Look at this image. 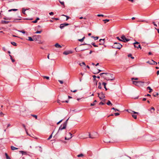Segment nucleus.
<instances>
[{"label": "nucleus", "mask_w": 159, "mask_h": 159, "mask_svg": "<svg viewBox=\"0 0 159 159\" xmlns=\"http://www.w3.org/2000/svg\"><path fill=\"white\" fill-rule=\"evenodd\" d=\"M103 77L107 80H114L115 78L113 74L107 73L106 76H103Z\"/></svg>", "instance_id": "f257e3e1"}, {"label": "nucleus", "mask_w": 159, "mask_h": 159, "mask_svg": "<svg viewBox=\"0 0 159 159\" xmlns=\"http://www.w3.org/2000/svg\"><path fill=\"white\" fill-rule=\"evenodd\" d=\"M113 48L120 49L122 47V45L119 43L115 42L112 46Z\"/></svg>", "instance_id": "f03ea898"}, {"label": "nucleus", "mask_w": 159, "mask_h": 159, "mask_svg": "<svg viewBox=\"0 0 159 159\" xmlns=\"http://www.w3.org/2000/svg\"><path fill=\"white\" fill-rule=\"evenodd\" d=\"M132 82L133 84L139 87L143 86L144 84L142 81H133Z\"/></svg>", "instance_id": "7ed1b4c3"}, {"label": "nucleus", "mask_w": 159, "mask_h": 159, "mask_svg": "<svg viewBox=\"0 0 159 159\" xmlns=\"http://www.w3.org/2000/svg\"><path fill=\"white\" fill-rule=\"evenodd\" d=\"M66 125L64 124H63L62 125H61L60 127H59L58 130L56 134H57L58 133L60 132V131H61L63 129H65L66 128Z\"/></svg>", "instance_id": "20e7f679"}, {"label": "nucleus", "mask_w": 159, "mask_h": 159, "mask_svg": "<svg viewBox=\"0 0 159 159\" xmlns=\"http://www.w3.org/2000/svg\"><path fill=\"white\" fill-rule=\"evenodd\" d=\"M121 38L122 39V41L124 42H127L129 41V39H127L125 38V36L124 35H122L121 37Z\"/></svg>", "instance_id": "39448f33"}, {"label": "nucleus", "mask_w": 159, "mask_h": 159, "mask_svg": "<svg viewBox=\"0 0 159 159\" xmlns=\"http://www.w3.org/2000/svg\"><path fill=\"white\" fill-rule=\"evenodd\" d=\"M98 96L100 99H102L105 97L104 94L102 93H101L100 94L98 93Z\"/></svg>", "instance_id": "423d86ee"}, {"label": "nucleus", "mask_w": 159, "mask_h": 159, "mask_svg": "<svg viewBox=\"0 0 159 159\" xmlns=\"http://www.w3.org/2000/svg\"><path fill=\"white\" fill-rule=\"evenodd\" d=\"M95 134H96V135H94L93 134L91 135L90 134H89V137L91 139H93L96 138L97 136V133L95 132Z\"/></svg>", "instance_id": "0eeeda50"}, {"label": "nucleus", "mask_w": 159, "mask_h": 159, "mask_svg": "<svg viewBox=\"0 0 159 159\" xmlns=\"http://www.w3.org/2000/svg\"><path fill=\"white\" fill-rule=\"evenodd\" d=\"M69 25V24L67 23L61 24L60 25V27L61 29H62L65 26L68 25Z\"/></svg>", "instance_id": "6e6552de"}, {"label": "nucleus", "mask_w": 159, "mask_h": 159, "mask_svg": "<svg viewBox=\"0 0 159 159\" xmlns=\"http://www.w3.org/2000/svg\"><path fill=\"white\" fill-rule=\"evenodd\" d=\"M72 53V52L71 51H64L63 52V54L65 55H67L69 54H71Z\"/></svg>", "instance_id": "1a4fd4ad"}, {"label": "nucleus", "mask_w": 159, "mask_h": 159, "mask_svg": "<svg viewBox=\"0 0 159 159\" xmlns=\"http://www.w3.org/2000/svg\"><path fill=\"white\" fill-rule=\"evenodd\" d=\"M157 64V63L155 61H154L152 60H151V61H150V64L151 65H154V64Z\"/></svg>", "instance_id": "9d476101"}, {"label": "nucleus", "mask_w": 159, "mask_h": 159, "mask_svg": "<svg viewBox=\"0 0 159 159\" xmlns=\"http://www.w3.org/2000/svg\"><path fill=\"white\" fill-rule=\"evenodd\" d=\"M105 40V39H100L99 40V41L101 43H99V44L100 45L103 44L104 43Z\"/></svg>", "instance_id": "9b49d317"}, {"label": "nucleus", "mask_w": 159, "mask_h": 159, "mask_svg": "<svg viewBox=\"0 0 159 159\" xmlns=\"http://www.w3.org/2000/svg\"><path fill=\"white\" fill-rule=\"evenodd\" d=\"M55 46L56 48H61V46L60 45V44H59L58 43H56L55 45Z\"/></svg>", "instance_id": "f8f14e48"}, {"label": "nucleus", "mask_w": 159, "mask_h": 159, "mask_svg": "<svg viewBox=\"0 0 159 159\" xmlns=\"http://www.w3.org/2000/svg\"><path fill=\"white\" fill-rule=\"evenodd\" d=\"M10 22L9 21L2 20L1 23L2 24H7Z\"/></svg>", "instance_id": "ddd939ff"}, {"label": "nucleus", "mask_w": 159, "mask_h": 159, "mask_svg": "<svg viewBox=\"0 0 159 159\" xmlns=\"http://www.w3.org/2000/svg\"><path fill=\"white\" fill-rule=\"evenodd\" d=\"M69 134L70 136H71L70 137V138H67V137H65V140H69L70 139H71L72 138V136H71L72 135V134H71V133H70V132H69Z\"/></svg>", "instance_id": "4468645a"}, {"label": "nucleus", "mask_w": 159, "mask_h": 159, "mask_svg": "<svg viewBox=\"0 0 159 159\" xmlns=\"http://www.w3.org/2000/svg\"><path fill=\"white\" fill-rule=\"evenodd\" d=\"M19 152L21 153L22 155H26L27 152H26L21 151H20Z\"/></svg>", "instance_id": "2eb2a0df"}, {"label": "nucleus", "mask_w": 159, "mask_h": 159, "mask_svg": "<svg viewBox=\"0 0 159 159\" xmlns=\"http://www.w3.org/2000/svg\"><path fill=\"white\" fill-rule=\"evenodd\" d=\"M96 102L97 101L96 100H95L93 103H91L90 106H94L95 105Z\"/></svg>", "instance_id": "dca6fc26"}, {"label": "nucleus", "mask_w": 159, "mask_h": 159, "mask_svg": "<svg viewBox=\"0 0 159 159\" xmlns=\"http://www.w3.org/2000/svg\"><path fill=\"white\" fill-rule=\"evenodd\" d=\"M11 149L12 150H15L17 149L18 148H16L13 146H11Z\"/></svg>", "instance_id": "f3484780"}, {"label": "nucleus", "mask_w": 159, "mask_h": 159, "mask_svg": "<svg viewBox=\"0 0 159 159\" xmlns=\"http://www.w3.org/2000/svg\"><path fill=\"white\" fill-rule=\"evenodd\" d=\"M26 10H27V9H25L24 8H23L22 9V13L25 15L26 14L25 11Z\"/></svg>", "instance_id": "a211bd4d"}, {"label": "nucleus", "mask_w": 159, "mask_h": 159, "mask_svg": "<svg viewBox=\"0 0 159 159\" xmlns=\"http://www.w3.org/2000/svg\"><path fill=\"white\" fill-rule=\"evenodd\" d=\"M102 85L104 86V88L106 90H107V89L106 87V83L105 82H103L102 84Z\"/></svg>", "instance_id": "6ab92c4d"}, {"label": "nucleus", "mask_w": 159, "mask_h": 159, "mask_svg": "<svg viewBox=\"0 0 159 159\" xmlns=\"http://www.w3.org/2000/svg\"><path fill=\"white\" fill-rule=\"evenodd\" d=\"M5 154L6 157V158L7 159H11V158L8 156L7 154V153H5Z\"/></svg>", "instance_id": "aec40b11"}, {"label": "nucleus", "mask_w": 159, "mask_h": 159, "mask_svg": "<svg viewBox=\"0 0 159 159\" xmlns=\"http://www.w3.org/2000/svg\"><path fill=\"white\" fill-rule=\"evenodd\" d=\"M58 1L61 5H63L64 7H65L64 2L61 1L60 0H58Z\"/></svg>", "instance_id": "412c9836"}, {"label": "nucleus", "mask_w": 159, "mask_h": 159, "mask_svg": "<svg viewBox=\"0 0 159 159\" xmlns=\"http://www.w3.org/2000/svg\"><path fill=\"white\" fill-rule=\"evenodd\" d=\"M138 46H136V45H134V46L135 48H140V49H141V46H140V44H138Z\"/></svg>", "instance_id": "4be33fe9"}, {"label": "nucleus", "mask_w": 159, "mask_h": 159, "mask_svg": "<svg viewBox=\"0 0 159 159\" xmlns=\"http://www.w3.org/2000/svg\"><path fill=\"white\" fill-rule=\"evenodd\" d=\"M98 84H99V85L98 86V89H101L102 87V86H101V83L99 82L98 83Z\"/></svg>", "instance_id": "5701e85b"}, {"label": "nucleus", "mask_w": 159, "mask_h": 159, "mask_svg": "<svg viewBox=\"0 0 159 159\" xmlns=\"http://www.w3.org/2000/svg\"><path fill=\"white\" fill-rule=\"evenodd\" d=\"M91 37L92 38H94L95 40H96L98 39V37L97 36L94 37V36H91Z\"/></svg>", "instance_id": "b1692460"}, {"label": "nucleus", "mask_w": 159, "mask_h": 159, "mask_svg": "<svg viewBox=\"0 0 159 159\" xmlns=\"http://www.w3.org/2000/svg\"><path fill=\"white\" fill-rule=\"evenodd\" d=\"M17 10H18L17 9H11L9 10H8V11L9 12H10V11H17Z\"/></svg>", "instance_id": "393cba45"}, {"label": "nucleus", "mask_w": 159, "mask_h": 159, "mask_svg": "<svg viewBox=\"0 0 159 159\" xmlns=\"http://www.w3.org/2000/svg\"><path fill=\"white\" fill-rule=\"evenodd\" d=\"M3 19L5 20H11V18H10V17H4L3 18Z\"/></svg>", "instance_id": "a878e982"}, {"label": "nucleus", "mask_w": 159, "mask_h": 159, "mask_svg": "<svg viewBox=\"0 0 159 159\" xmlns=\"http://www.w3.org/2000/svg\"><path fill=\"white\" fill-rule=\"evenodd\" d=\"M36 148H39V150L40 152H42V149L41 147H36Z\"/></svg>", "instance_id": "bb28decb"}, {"label": "nucleus", "mask_w": 159, "mask_h": 159, "mask_svg": "<svg viewBox=\"0 0 159 159\" xmlns=\"http://www.w3.org/2000/svg\"><path fill=\"white\" fill-rule=\"evenodd\" d=\"M109 19H105V20H103V21H104V22L105 23H106L107 22H108L109 21Z\"/></svg>", "instance_id": "cd10ccee"}, {"label": "nucleus", "mask_w": 159, "mask_h": 159, "mask_svg": "<svg viewBox=\"0 0 159 159\" xmlns=\"http://www.w3.org/2000/svg\"><path fill=\"white\" fill-rule=\"evenodd\" d=\"M107 104L108 105H112V104L111 103V102L110 101H108L107 102Z\"/></svg>", "instance_id": "c85d7f7f"}, {"label": "nucleus", "mask_w": 159, "mask_h": 159, "mask_svg": "<svg viewBox=\"0 0 159 159\" xmlns=\"http://www.w3.org/2000/svg\"><path fill=\"white\" fill-rule=\"evenodd\" d=\"M11 43L13 45L15 46H16L17 45V44L15 42H11Z\"/></svg>", "instance_id": "c756f323"}, {"label": "nucleus", "mask_w": 159, "mask_h": 159, "mask_svg": "<svg viewBox=\"0 0 159 159\" xmlns=\"http://www.w3.org/2000/svg\"><path fill=\"white\" fill-rule=\"evenodd\" d=\"M128 57H130L132 59H134V57H132V54H129L128 56Z\"/></svg>", "instance_id": "7c9ffc66"}, {"label": "nucleus", "mask_w": 159, "mask_h": 159, "mask_svg": "<svg viewBox=\"0 0 159 159\" xmlns=\"http://www.w3.org/2000/svg\"><path fill=\"white\" fill-rule=\"evenodd\" d=\"M69 118L66 121H65L64 123L63 124L66 125L67 126V121L69 119Z\"/></svg>", "instance_id": "2f4dec72"}, {"label": "nucleus", "mask_w": 159, "mask_h": 159, "mask_svg": "<svg viewBox=\"0 0 159 159\" xmlns=\"http://www.w3.org/2000/svg\"><path fill=\"white\" fill-rule=\"evenodd\" d=\"M85 38V37H84L82 39H79L78 41L80 42H82L84 41V39Z\"/></svg>", "instance_id": "473e14b6"}, {"label": "nucleus", "mask_w": 159, "mask_h": 159, "mask_svg": "<svg viewBox=\"0 0 159 159\" xmlns=\"http://www.w3.org/2000/svg\"><path fill=\"white\" fill-rule=\"evenodd\" d=\"M9 56L10 57V59L12 61V62H14L15 60L12 58L11 56L10 55H9Z\"/></svg>", "instance_id": "72a5a7b5"}, {"label": "nucleus", "mask_w": 159, "mask_h": 159, "mask_svg": "<svg viewBox=\"0 0 159 159\" xmlns=\"http://www.w3.org/2000/svg\"><path fill=\"white\" fill-rule=\"evenodd\" d=\"M79 64L80 66H82V65H84V66H86L85 63L84 62H82V63H80Z\"/></svg>", "instance_id": "f704fd0d"}, {"label": "nucleus", "mask_w": 159, "mask_h": 159, "mask_svg": "<svg viewBox=\"0 0 159 159\" xmlns=\"http://www.w3.org/2000/svg\"><path fill=\"white\" fill-rule=\"evenodd\" d=\"M91 44L94 47H98V46L97 45H96L95 43H91Z\"/></svg>", "instance_id": "c9c22d12"}, {"label": "nucleus", "mask_w": 159, "mask_h": 159, "mask_svg": "<svg viewBox=\"0 0 159 159\" xmlns=\"http://www.w3.org/2000/svg\"><path fill=\"white\" fill-rule=\"evenodd\" d=\"M31 116L33 117H34L36 119H37V116L35 115L31 114Z\"/></svg>", "instance_id": "e433bc0d"}, {"label": "nucleus", "mask_w": 159, "mask_h": 159, "mask_svg": "<svg viewBox=\"0 0 159 159\" xmlns=\"http://www.w3.org/2000/svg\"><path fill=\"white\" fill-rule=\"evenodd\" d=\"M28 40L29 41H33V39L30 37H28Z\"/></svg>", "instance_id": "4c0bfd02"}, {"label": "nucleus", "mask_w": 159, "mask_h": 159, "mask_svg": "<svg viewBox=\"0 0 159 159\" xmlns=\"http://www.w3.org/2000/svg\"><path fill=\"white\" fill-rule=\"evenodd\" d=\"M83 156H84V155L82 154H80L78 155H77V157H83Z\"/></svg>", "instance_id": "58836bf2"}, {"label": "nucleus", "mask_w": 159, "mask_h": 159, "mask_svg": "<svg viewBox=\"0 0 159 159\" xmlns=\"http://www.w3.org/2000/svg\"><path fill=\"white\" fill-rule=\"evenodd\" d=\"M132 116L134 119L137 118V116L133 114L132 115Z\"/></svg>", "instance_id": "ea45409f"}, {"label": "nucleus", "mask_w": 159, "mask_h": 159, "mask_svg": "<svg viewBox=\"0 0 159 159\" xmlns=\"http://www.w3.org/2000/svg\"><path fill=\"white\" fill-rule=\"evenodd\" d=\"M43 78L44 79H46L47 80H49V78L48 76H43Z\"/></svg>", "instance_id": "a19ab883"}, {"label": "nucleus", "mask_w": 159, "mask_h": 159, "mask_svg": "<svg viewBox=\"0 0 159 159\" xmlns=\"http://www.w3.org/2000/svg\"><path fill=\"white\" fill-rule=\"evenodd\" d=\"M152 110H153V111H155L154 108L153 107H152L150 109V111H152Z\"/></svg>", "instance_id": "79ce46f5"}, {"label": "nucleus", "mask_w": 159, "mask_h": 159, "mask_svg": "<svg viewBox=\"0 0 159 159\" xmlns=\"http://www.w3.org/2000/svg\"><path fill=\"white\" fill-rule=\"evenodd\" d=\"M106 73H101L100 74V75L101 76H102L103 77V75L105 74L106 75Z\"/></svg>", "instance_id": "37998d69"}, {"label": "nucleus", "mask_w": 159, "mask_h": 159, "mask_svg": "<svg viewBox=\"0 0 159 159\" xmlns=\"http://www.w3.org/2000/svg\"><path fill=\"white\" fill-rule=\"evenodd\" d=\"M158 93H154L153 94V95L155 97L156 95H158Z\"/></svg>", "instance_id": "c03bdc74"}, {"label": "nucleus", "mask_w": 159, "mask_h": 159, "mask_svg": "<svg viewBox=\"0 0 159 159\" xmlns=\"http://www.w3.org/2000/svg\"><path fill=\"white\" fill-rule=\"evenodd\" d=\"M89 45V47H90V48H91L92 47V46L90 44H87L86 43H84V44H81V45Z\"/></svg>", "instance_id": "a18cd8bd"}, {"label": "nucleus", "mask_w": 159, "mask_h": 159, "mask_svg": "<svg viewBox=\"0 0 159 159\" xmlns=\"http://www.w3.org/2000/svg\"><path fill=\"white\" fill-rule=\"evenodd\" d=\"M4 115V114L2 112H0V116L2 117Z\"/></svg>", "instance_id": "49530a36"}, {"label": "nucleus", "mask_w": 159, "mask_h": 159, "mask_svg": "<svg viewBox=\"0 0 159 159\" xmlns=\"http://www.w3.org/2000/svg\"><path fill=\"white\" fill-rule=\"evenodd\" d=\"M52 134L49 137V138L48 139V140H50L52 137Z\"/></svg>", "instance_id": "de8ad7c7"}, {"label": "nucleus", "mask_w": 159, "mask_h": 159, "mask_svg": "<svg viewBox=\"0 0 159 159\" xmlns=\"http://www.w3.org/2000/svg\"><path fill=\"white\" fill-rule=\"evenodd\" d=\"M58 82H60V83L61 84H62L63 83V81L62 80H58Z\"/></svg>", "instance_id": "09e8293b"}, {"label": "nucleus", "mask_w": 159, "mask_h": 159, "mask_svg": "<svg viewBox=\"0 0 159 159\" xmlns=\"http://www.w3.org/2000/svg\"><path fill=\"white\" fill-rule=\"evenodd\" d=\"M62 16H65L66 17V20H67L69 18V17L68 16H66L65 15H63Z\"/></svg>", "instance_id": "8fccbe9b"}, {"label": "nucleus", "mask_w": 159, "mask_h": 159, "mask_svg": "<svg viewBox=\"0 0 159 159\" xmlns=\"http://www.w3.org/2000/svg\"><path fill=\"white\" fill-rule=\"evenodd\" d=\"M111 109H112V110H114L115 111H119V110L117 109H115V108L114 107H113Z\"/></svg>", "instance_id": "3c124183"}, {"label": "nucleus", "mask_w": 159, "mask_h": 159, "mask_svg": "<svg viewBox=\"0 0 159 159\" xmlns=\"http://www.w3.org/2000/svg\"><path fill=\"white\" fill-rule=\"evenodd\" d=\"M42 31H37L36 32H35V33H36V34H40L41 33Z\"/></svg>", "instance_id": "603ef678"}, {"label": "nucleus", "mask_w": 159, "mask_h": 159, "mask_svg": "<svg viewBox=\"0 0 159 159\" xmlns=\"http://www.w3.org/2000/svg\"><path fill=\"white\" fill-rule=\"evenodd\" d=\"M139 44V42H135L134 43H133V44H134V45H136L137 44L138 45V44Z\"/></svg>", "instance_id": "864d4df0"}, {"label": "nucleus", "mask_w": 159, "mask_h": 159, "mask_svg": "<svg viewBox=\"0 0 159 159\" xmlns=\"http://www.w3.org/2000/svg\"><path fill=\"white\" fill-rule=\"evenodd\" d=\"M116 39H118V40H119V41H122V39H120L119 38V37H116Z\"/></svg>", "instance_id": "5fc2aeb1"}, {"label": "nucleus", "mask_w": 159, "mask_h": 159, "mask_svg": "<svg viewBox=\"0 0 159 159\" xmlns=\"http://www.w3.org/2000/svg\"><path fill=\"white\" fill-rule=\"evenodd\" d=\"M57 101V102H58V103H60V102H64V101H61V100H58Z\"/></svg>", "instance_id": "6e6d98bb"}, {"label": "nucleus", "mask_w": 159, "mask_h": 159, "mask_svg": "<svg viewBox=\"0 0 159 159\" xmlns=\"http://www.w3.org/2000/svg\"><path fill=\"white\" fill-rule=\"evenodd\" d=\"M97 16L98 17L103 16L104 15L102 14H98L97 15Z\"/></svg>", "instance_id": "4d7b16f0"}, {"label": "nucleus", "mask_w": 159, "mask_h": 159, "mask_svg": "<svg viewBox=\"0 0 159 159\" xmlns=\"http://www.w3.org/2000/svg\"><path fill=\"white\" fill-rule=\"evenodd\" d=\"M19 31L21 33H22L23 34H25V31L24 30Z\"/></svg>", "instance_id": "13d9d810"}, {"label": "nucleus", "mask_w": 159, "mask_h": 159, "mask_svg": "<svg viewBox=\"0 0 159 159\" xmlns=\"http://www.w3.org/2000/svg\"><path fill=\"white\" fill-rule=\"evenodd\" d=\"M92 76L94 79V80H95L96 78L97 77V76H96L95 75H93Z\"/></svg>", "instance_id": "bf43d9fd"}, {"label": "nucleus", "mask_w": 159, "mask_h": 159, "mask_svg": "<svg viewBox=\"0 0 159 159\" xmlns=\"http://www.w3.org/2000/svg\"><path fill=\"white\" fill-rule=\"evenodd\" d=\"M23 108L24 109V110L23 111H22L21 110H20V112L21 113V112H23L24 111H25V109L24 108Z\"/></svg>", "instance_id": "052dcab7"}, {"label": "nucleus", "mask_w": 159, "mask_h": 159, "mask_svg": "<svg viewBox=\"0 0 159 159\" xmlns=\"http://www.w3.org/2000/svg\"><path fill=\"white\" fill-rule=\"evenodd\" d=\"M120 114L119 113H115L114 114V115L116 116H118Z\"/></svg>", "instance_id": "680f3d73"}, {"label": "nucleus", "mask_w": 159, "mask_h": 159, "mask_svg": "<svg viewBox=\"0 0 159 159\" xmlns=\"http://www.w3.org/2000/svg\"><path fill=\"white\" fill-rule=\"evenodd\" d=\"M155 140V139L154 138H153V137L152 138V139H151V141H154Z\"/></svg>", "instance_id": "e2e57ef3"}, {"label": "nucleus", "mask_w": 159, "mask_h": 159, "mask_svg": "<svg viewBox=\"0 0 159 159\" xmlns=\"http://www.w3.org/2000/svg\"><path fill=\"white\" fill-rule=\"evenodd\" d=\"M50 15H53V13L52 12H51L49 13Z\"/></svg>", "instance_id": "0e129e2a"}, {"label": "nucleus", "mask_w": 159, "mask_h": 159, "mask_svg": "<svg viewBox=\"0 0 159 159\" xmlns=\"http://www.w3.org/2000/svg\"><path fill=\"white\" fill-rule=\"evenodd\" d=\"M77 91V90H74L73 91L72 90H71V91L72 92H74V93H75V92H76Z\"/></svg>", "instance_id": "69168bd1"}, {"label": "nucleus", "mask_w": 159, "mask_h": 159, "mask_svg": "<svg viewBox=\"0 0 159 159\" xmlns=\"http://www.w3.org/2000/svg\"><path fill=\"white\" fill-rule=\"evenodd\" d=\"M104 104L103 102H100L99 103V105H104Z\"/></svg>", "instance_id": "338daca9"}, {"label": "nucleus", "mask_w": 159, "mask_h": 159, "mask_svg": "<svg viewBox=\"0 0 159 159\" xmlns=\"http://www.w3.org/2000/svg\"><path fill=\"white\" fill-rule=\"evenodd\" d=\"M37 22V21L36 20H35L33 21L32 22L34 23H36Z\"/></svg>", "instance_id": "774afa93"}]
</instances>
